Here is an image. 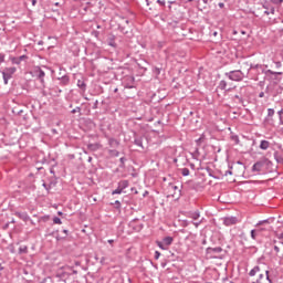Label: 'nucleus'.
Here are the masks:
<instances>
[{"mask_svg": "<svg viewBox=\"0 0 283 283\" xmlns=\"http://www.w3.org/2000/svg\"><path fill=\"white\" fill-rule=\"evenodd\" d=\"M22 61H28V55H21L19 57L11 59V63H13V65H21Z\"/></svg>", "mask_w": 283, "mask_h": 283, "instance_id": "423d86ee", "label": "nucleus"}, {"mask_svg": "<svg viewBox=\"0 0 283 283\" xmlns=\"http://www.w3.org/2000/svg\"><path fill=\"white\" fill-rule=\"evenodd\" d=\"M88 163H92V157H88Z\"/></svg>", "mask_w": 283, "mask_h": 283, "instance_id": "774afa93", "label": "nucleus"}, {"mask_svg": "<svg viewBox=\"0 0 283 283\" xmlns=\"http://www.w3.org/2000/svg\"><path fill=\"white\" fill-rule=\"evenodd\" d=\"M33 76L34 78H38V81H40V83L42 85H45V72L43 70H41V67H36L34 71H33Z\"/></svg>", "mask_w": 283, "mask_h": 283, "instance_id": "20e7f679", "label": "nucleus"}, {"mask_svg": "<svg viewBox=\"0 0 283 283\" xmlns=\"http://www.w3.org/2000/svg\"><path fill=\"white\" fill-rule=\"evenodd\" d=\"M78 273V271L76 270H73V274L76 275Z\"/></svg>", "mask_w": 283, "mask_h": 283, "instance_id": "338daca9", "label": "nucleus"}, {"mask_svg": "<svg viewBox=\"0 0 283 283\" xmlns=\"http://www.w3.org/2000/svg\"><path fill=\"white\" fill-rule=\"evenodd\" d=\"M262 167H264V161H256L252 166V171H262Z\"/></svg>", "mask_w": 283, "mask_h": 283, "instance_id": "6e6552de", "label": "nucleus"}, {"mask_svg": "<svg viewBox=\"0 0 283 283\" xmlns=\"http://www.w3.org/2000/svg\"><path fill=\"white\" fill-rule=\"evenodd\" d=\"M226 76L230 81H235V82L244 81V73L240 70L230 71V72L226 73Z\"/></svg>", "mask_w": 283, "mask_h": 283, "instance_id": "f257e3e1", "label": "nucleus"}, {"mask_svg": "<svg viewBox=\"0 0 283 283\" xmlns=\"http://www.w3.org/2000/svg\"><path fill=\"white\" fill-rule=\"evenodd\" d=\"M161 70L163 69H160V67H155L154 73L158 76L160 74Z\"/></svg>", "mask_w": 283, "mask_h": 283, "instance_id": "4c0bfd02", "label": "nucleus"}, {"mask_svg": "<svg viewBox=\"0 0 283 283\" xmlns=\"http://www.w3.org/2000/svg\"><path fill=\"white\" fill-rule=\"evenodd\" d=\"M23 253H24V254L28 253V248H27V245H23V247H20V248H19V254H20V255H23Z\"/></svg>", "mask_w": 283, "mask_h": 283, "instance_id": "393cba45", "label": "nucleus"}, {"mask_svg": "<svg viewBox=\"0 0 283 283\" xmlns=\"http://www.w3.org/2000/svg\"><path fill=\"white\" fill-rule=\"evenodd\" d=\"M219 8H224V2H219Z\"/></svg>", "mask_w": 283, "mask_h": 283, "instance_id": "4d7b16f0", "label": "nucleus"}, {"mask_svg": "<svg viewBox=\"0 0 283 283\" xmlns=\"http://www.w3.org/2000/svg\"><path fill=\"white\" fill-rule=\"evenodd\" d=\"M266 280L270 283H273V280H271V276H269V270L265 271Z\"/></svg>", "mask_w": 283, "mask_h": 283, "instance_id": "58836bf2", "label": "nucleus"}, {"mask_svg": "<svg viewBox=\"0 0 283 283\" xmlns=\"http://www.w3.org/2000/svg\"><path fill=\"white\" fill-rule=\"evenodd\" d=\"M276 67H282V62H275Z\"/></svg>", "mask_w": 283, "mask_h": 283, "instance_id": "603ef678", "label": "nucleus"}, {"mask_svg": "<svg viewBox=\"0 0 283 283\" xmlns=\"http://www.w3.org/2000/svg\"><path fill=\"white\" fill-rule=\"evenodd\" d=\"M1 63H6V54L0 53V65Z\"/></svg>", "mask_w": 283, "mask_h": 283, "instance_id": "72a5a7b5", "label": "nucleus"}, {"mask_svg": "<svg viewBox=\"0 0 283 283\" xmlns=\"http://www.w3.org/2000/svg\"><path fill=\"white\" fill-rule=\"evenodd\" d=\"M259 98H264V92H261V93L259 94Z\"/></svg>", "mask_w": 283, "mask_h": 283, "instance_id": "5fc2aeb1", "label": "nucleus"}, {"mask_svg": "<svg viewBox=\"0 0 283 283\" xmlns=\"http://www.w3.org/2000/svg\"><path fill=\"white\" fill-rule=\"evenodd\" d=\"M42 187H44V189H46V191H50V186H48V184H43Z\"/></svg>", "mask_w": 283, "mask_h": 283, "instance_id": "de8ad7c7", "label": "nucleus"}, {"mask_svg": "<svg viewBox=\"0 0 283 283\" xmlns=\"http://www.w3.org/2000/svg\"><path fill=\"white\" fill-rule=\"evenodd\" d=\"M134 83H136V78L133 75H127L123 80V84L126 90H134V87H136Z\"/></svg>", "mask_w": 283, "mask_h": 283, "instance_id": "7ed1b4c3", "label": "nucleus"}, {"mask_svg": "<svg viewBox=\"0 0 283 283\" xmlns=\"http://www.w3.org/2000/svg\"><path fill=\"white\" fill-rule=\"evenodd\" d=\"M270 1L275 6H281V3H283V0H270Z\"/></svg>", "mask_w": 283, "mask_h": 283, "instance_id": "c9c22d12", "label": "nucleus"}, {"mask_svg": "<svg viewBox=\"0 0 283 283\" xmlns=\"http://www.w3.org/2000/svg\"><path fill=\"white\" fill-rule=\"evenodd\" d=\"M231 140H233L237 145L238 143H240V138L238 137V135H232Z\"/></svg>", "mask_w": 283, "mask_h": 283, "instance_id": "c85d7f7f", "label": "nucleus"}, {"mask_svg": "<svg viewBox=\"0 0 283 283\" xmlns=\"http://www.w3.org/2000/svg\"><path fill=\"white\" fill-rule=\"evenodd\" d=\"M157 3H159V6H165V0H157Z\"/></svg>", "mask_w": 283, "mask_h": 283, "instance_id": "09e8293b", "label": "nucleus"}, {"mask_svg": "<svg viewBox=\"0 0 283 283\" xmlns=\"http://www.w3.org/2000/svg\"><path fill=\"white\" fill-rule=\"evenodd\" d=\"M234 98L239 101L241 105L244 103V98L240 97V95H234Z\"/></svg>", "mask_w": 283, "mask_h": 283, "instance_id": "2f4dec72", "label": "nucleus"}, {"mask_svg": "<svg viewBox=\"0 0 283 283\" xmlns=\"http://www.w3.org/2000/svg\"><path fill=\"white\" fill-rule=\"evenodd\" d=\"M282 113H283V109L279 111L277 114L279 116L282 118Z\"/></svg>", "mask_w": 283, "mask_h": 283, "instance_id": "bf43d9fd", "label": "nucleus"}, {"mask_svg": "<svg viewBox=\"0 0 283 283\" xmlns=\"http://www.w3.org/2000/svg\"><path fill=\"white\" fill-rule=\"evenodd\" d=\"M81 112V107H75L73 111H71V114H76Z\"/></svg>", "mask_w": 283, "mask_h": 283, "instance_id": "a19ab883", "label": "nucleus"}, {"mask_svg": "<svg viewBox=\"0 0 283 283\" xmlns=\"http://www.w3.org/2000/svg\"><path fill=\"white\" fill-rule=\"evenodd\" d=\"M108 145H109V147H112L113 149H116V147H119L120 142H118L116 138H109V139H108Z\"/></svg>", "mask_w": 283, "mask_h": 283, "instance_id": "1a4fd4ad", "label": "nucleus"}, {"mask_svg": "<svg viewBox=\"0 0 283 283\" xmlns=\"http://www.w3.org/2000/svg\"><path fill=\"white\" fill-rule=\"evenodd\" d=\"M123 192H124V190H122V188H119V186H117V189L113 190L112 196L120 195Z\"/></svg>", "mask_w": 283, "mask_h": 283, "instance_id": "a878e982", "label": "nucleus"}, {"mask_svg": "<svg viewBox=\"0 0 283 283\" xmlns=\"http://www.w3.org/2000/svg\"><path fill=\"white\" fill-rule=\"evenodd\" d=\"M193 224L196 228L200 227V222H193Z\"/></svg>", "mask_w": 283, "mask_h": 283, "instance_id": "13d9d810", "label": "nucleus"}, {"mask_svg": "<svg viewBox=\"0 0 283 283\" xmlns=\"http://www.w3.org/2000/svg\"><path fill=\"white\" fill-rule=\"evenodd\" d=\"M115 205H116V209H120V201L116 200Z\"/></svg>", "mask_w": 283, "mask_h": 283, "instance_id": "49530a36", "label": "nucleus"}, {"mask_svg": "<svg viewBox=\"0 0 283 283\" xmlns=\"http://www.w3.org/2000/svg\"><path fill=\"white\" fill-rule=\"evenodd\" d=\"M169 189H171L172 191H177L178 190V186H174L172 184L169 185Z\"/></svg>", "mask_w": 283, "mask_h": 283, "instance_id": "ea45409f", "label": "nucleus"}, {"mask_svg": "<svg viewBox=\"0 0 283 283\" xmlns=\"http://www.w3.org/2000/svg\"><path fill=\"white\" fill-rule=\"evenodd\" d=\"M221 220L224 227H233L234 224H238V222H240L238 217H223L221 218Z\"/></svg>", "mask_w": 283, "mask_h": 283, "instance_id": "39448f33", "label": "nucleus"}, {"mask_svg": "<svg viewBox=\"0 0 283 283\" xmlns=\"http://www.w3.org/2000/svg\"><path fill=\"white\" fill-rule=\"evenodd\" d=\"M160 258V252L159 251H156L155 252V260H158Z\"/></svg>", "mask_w": 283, "mask_h": 283, "instance_id": "37998d69", "label": "nucleus"}, {"mask_svg": "<svg viewBox=\"0 0 283 283\" xmlns=\"http://www.w3.org/2000/svg\"><path fill=\"white\" fill-rule=\"evenodd\" d=\"M209 1L211 0H202V3H205V6H209Z\"/></svg>", "mask_w": 283, "mask_h": 283, "instance_id": "864d4df0", "label": "nucleus"}, {"mask_svg": "<svg viewBox=\"0 0 283 283\" xmlns=\"http://www.w3.org/2000/svg\"><path fill=\"white\" fill-rule=\"evenodd\" d=\"M3 269H4L3 265L0 263V271H3Z\"/></svg>", "mask_w": 283, "mask_h": 283, "instance_id": "69168bd1", "label": "nucleus"}, {"mask_svg": "<svg viewBox=\"0 0 283 283\" xmlns=\"http://www.w3.org/2000/svg\"><path fill=\"white\" fill-rule=\"evenodd\" d=\"M271 147V143L269 140H261L260 149H263V151H266Z\"/></svg>", "mask_w": 283, "mask_h": 283, "instance_id": "9b49d317", "label": "nucleus"}, {"mask_svg": "<svg viewBox=\"0 0 283 283\" xmlns=\"http://www.w3.org/2000/svg\"><path fill=\"white\" fill-rule=\"evenodd\" d=\"M105 262V256H103L102 259H101V264H103Z\"/></svg>", "mask_w": 283, "mask_h": 283, "instance_id": "0e129e2a", "label": "nucleus"}, {"mask_svg": "<svg viewBox=\"0 0 283 283\" xmlns=\"http://www.w3.org/2000/svg\"><path fill=\"white\" fill-rule=\"evenodd\" d=\"M274 251H275V253H277L280 251V247L274 245Z\"/></svg>", "mask_w": 283, "mask_h": 283, "instance_id": "3c124183", "label": "nucleus"}, {"mask_svg": "<svg viewBox=\"0 0 283 283\" xmlns=\"http://www.w3.org/2000/svg\"><path fill=\"white\" fill-rule=\"evenodd\" d=\"M103 145L98 143L87 145V149H90V151H98V149H101Z\"/></svg>", "mask_w": 283, "mask_h": 283, "instance_id": "0eeeda50", "label": "nucleus"}, {"mask_svg": "<svg viewBox=\"0 0 283 283\" xmlns=\"http://www.w3.org/2000/svg\"><path fill=\"white\" fill-rule=\"evenodd\" d=\"M188 218H191L192 220H198L200 218V211H189L188 212Z\"/></svg>", "mask_w": 283, "mask_h": 283, "instance_id": "9d476101", "label": "nucleus"}, {"mask_svg": "<svg viewBox=\"0 0 283 283\" xmlns=\"http://www.w3.org/2000/svg\"><path fill=\"white\" fill-rule=\"evenodd\" d=\"M63 233H64V235L62 238H67L69 231L67 230H63Z\"/></svg>", "mask_w": 283, "mask_h": 283, "instance_id": "8fccbe9b", "label": "nucleus"}, {"mask_svg": "<svg viewBox=\"0 0 283 283\" xmlns=\"http://www.w3.org/2000/svg\"><path fill=\"white\" fill-rule=\"evenodd\" d=\"M61 85H67L70 83V76L64 75L60 78Z\"/></svg>", "mask_w": 283, "mask_h": 283, "instance_id": "aec40b11", "label": "nucleus"}, {"mask_svg": "<svg viewBox=\"0 0 283 283\" xmlns=\"http://www.w3.org/2000/svg\"><path fill=\"white\" fill-rule=\"evenodd\" d=\"M108 244H114V240H113V239H109V240H108Z\"/></svg>", "mask_w": 283, "mask_h": 283, "instance_id": "052dcab7", "label": "nucleus"}, {"mask_svg": "<svg viewBox=\"0 0 283 283\" xmlns=\"http://www.w3.org/2000/svg\"><path fill=\"white\" fill-rule=\"evenodd\" d=\"M157 247H159V249H163V251H167V245H165V242L157 241Z\"/></svg>", "mask_w": 283, "mask_h": 283, "instance_id": "bb28decb", "label": "nucleus"}, {"mask_svg": "<svg viewBox=\"0 0 283 283\" xmlns=\"http://www.w3.org/2000/svg\"><path fill=\"white\" fill-rule=\"evenodd\" d=\"M118 187L122 191H125V189H127V187H129V181L128 180H120L118 182Z\"/></svg>", "mask_w": 283, "mask_h": 283, "instance_id": "f8f14e48", "label": "nucleus"}, {"mask_svg": "<svg viewBox=\"0 0 283 283\" xmlns=\"http://www.w3.org/2000/svg\"><path fill=\"white\" fill-rule=\"evenodd\" d=\"M256 67H260V65L259 64H256V65L251 64L250 65V70H256Z\"/></svg>", "mask_w": 283, "mask_h": 283, "instance_id": "a18cd8bd", "label": "nucleus"}, {"mask_svg": "<svg viewBox=\"0 0 283 283\" xmlns=\"http://www.w3.org/2000/svg\"><path fill=\"white\" fill-rule=\"evenodd\" d=\"M258 273H260V266H254L250 272H249V275L250 277H253L255 275H258Z\"/></svg>", "mask_w": 283, "mask_h": 283, "instance_id": "6ab92c4d", "label": "nucleus"}, {"mask_svg": "<svg viewBox=\"0 0 283 283\" xmlns=\"http://www.w3.org/2000/svg\"><path fill=\"white\" fill-rule=\"evenodd\" d=\"M269 74H272L274 76H282V72H273L271 70H268Z\"/></svg>", "mask_w": 283, "mask_h": 283, "instance_id": "c756f323", "label": "nucleus"}, {"mask_svg": "<svg viewBox=\"0 0 283 283\" xmlns=\"http://www.w3.org/2000/svg\"><path fill=\"white\" fill-rule=\"evenodd\" d=\"M207 253H222V248L221 247L208 248Z\"/></svg>", "mask_w": 283, "mask_h": 283, "instance_id": "f3484780", "label": "nucleus"}, {"mask_svg": "<svg viewBox=\"0 0 283 283\" xmlns=\"http://www.w3.org/2000/svg\"><path fill=\"white\" fill-rule=\"evenodd\" d=\"M264 279V274H259V279L252 283H262V280Z\"/></svg>", "mask_w": 283, "mask_h": 283, "instance_id": "7c9ffc66", "label": "nucleus"}, {"mask_svg": "<svg viewBox=\"0 0 283 283\" xmlns=\"http://www.w3.org/2000/svg\"><path fill=\"white\" fill-rule=\"evenodd\" d=\"M107 43H108V45H111V48H116V36H114V35H111V36H108V39H107Z\"/></svg>", "mask_w": 283, "mask_h": 283, "instance_id": "2eb2a0df", "label": "nucleus"}, {"mask_svg": "<svg viewBox=\"0 0 283 283\" xmlns=\"http://www.w3.org/2000/svg\"><path fill=\"white\" fill-rule=\"evenodd\" d=\"M165 247H171L172 242H174V238L171 237H165L163 240Z\"/></svg>", "mask_w": 283, "mask_h": 283, "instance_id": "a211bd4d", "label": "nucleus"}, {"mask_svg": "<svg viewBox=\"0 0 283 283\" xmlns=\"http://www.w3.org/2000/svg\"><path fill=\"white\" fill-rule=\"evenodd\" d=\"M119 30L123 34H129V31L125 27H119Z\"/></svg>", "mask_w": 283, "mask_h": 283, "instance_id": "f704fd0d", "label": "nucleus"}, {"mask_svg": "<svg viewBox=\"0 0 283 283\" xmlns=\"http://www.w3.org/2000/svg\"><path fill=\"white\" fill-rule=\"evenodd\" d=\"M263 8L265 9V11H264V14H275V7H270L269 8V6H263Z\"/></svg>", "mask_w": 283, "mask_h": 283, "instance_id": "4468645a", "label": "nucleus"}, {"mask_svg": "<svg viewBox=\"0 0 283 283\" xmlns=\"http://www.w3.org/2000/svg\"><path fill=\"white\" fill-rule=\"evenodd\" d=\"M261 233H262V230H260V229L251 230V238H252V240H258V237Z\"/></svg>", "mask_w": 283, "mask_h": 283, "instance_id": "dca6fc26", "label": "nucleus"}, {"mask_svg": "<svg viewBox=\"0 0 283 283\" xmlns=\"http://www.w3.org/2000/svg\"><path fill=\"white\" fill-rule=\"evenodd\" d=\"M134 145H136L137 147H140V149H145V147L143 146V137L135 136Z\"/></svg>", "mask_w": 283, "mask_h": 283, "instance_id": "ddd939ff", "label": "nucleus"}, {"mask_svg": "<svg viewBox=\"0 0 283 283\" xmlns=\"http://www.w3.org/2000/svg\"><path fill=\"white\" fill-rule=\"evenodd\" d=\"M275 114V109L269 108L268 109V116H273Z\"/></svg>", "mask_w": 283, "mask_h": 283, "instance_id": "e433bc0d", "label": "nucleus"}, {"mask_svg": "<svg viewBox=\"0 0 283 283\" xmlns=\"http://www.w3.org/2000/svg\"><path fill=\"white\" fill-rule=\"evenodd\" d=\"M190 171H189V168H182L181 169V175L182 176H189Z\"/></svg>", "mask_w": 283, "mask_h": 283, "instance_id": "cd10ccee", "label": "nucleus"}, {"mask_svg": "<svg viewBox=\"0 0 283 283\" xmlns=\"http://www.w3.org/2000/svg\"><path fill=\"white\" fill-rule=\"evenodd\" d=\"M53 222H54V224H61L62 223L61 218H59V217H54Z\"/></svg>", "mask_w": 283, "mask_h": 283, "instance_id": "473e14b6", "label": "nucleus"}, {"mask_svg": "<svg viewBox=\"0 0 283 283\" xmlns=\"http://www.w3.org/2000/svg\"><path fill=\"white\" fill-rule=\"evenodd\" d=\"M264 222H266V220L260 221V222L258 223V227H260V224H264Z\"/></svg>", "mask_w": 283, "mask_h": 283, "instance_id": "680f3d73", "label": "nucleus"}, {"mask_svg": "<svg viewBox=\"0 0 283 283\" xmlns=\"http://www.w3.org/2000/svg\"><path fill=\"white\" fill-rule=\"evenodd\" d=\"M32 6H36V0L31 1Z\"/></svg>", "mask_w": 283, "mask_h": 283, "instance_id": "e2e57ef3", "label": "nucleus"}, {"mask_svg": "<svg viewBox=\"0 0 283 283\" xmlns=\"http://www.w3.org/2000/svg\"><path fill=\"white\" fill-rule=\"evenodd\" d=\"M93 109H98V99L95 101V103L93 105Z\"/></svg>", "mask_w": 283, "mask_h": 283, "instance_id": "79ce46f5", "label": "nucleus"}, {"mask_svg": "<svg viewBox=\"0 0 283 283\" xmlns=\"http://www.w3.org/2000/svg\"><path fill=\"white\" fill-rule=\"evenodd\" d=\"M77 87H80V90H83V92H85L87 84H85V81L78 80Z\"/></svg>", "mask_w": 283, "mask_h": 283, "instance_id": "412c9836", "label": "nucleus"}, {"mask_svg": "<svg viewBox=\"0 0 283 283\" xmlns=\"http://www.w3.org/2000/svg\"><path fill=\"white\" fill-rule=\"evenodd\" d=\"M17 72V67H6L4 71H2V78L4 82V85H8V81L12 78V75Z\"/></svg>", "mask_w": 283, "mask_h": 283, "instance_id": "f03ea898", "label": "nucleus"}, {"mask_svg": "<svg viewBox=\"0 0 283 283\" xmlns=\"http://www.w3.org/2000/svg\"><path fill=\"white\" fill-rule=\"evenodd\" d=\"M119 160H120L122 165H125V160H126L125 157H122Z\"/></svg>", "mask_w": 283, "mask_h": 283, "instance_id": "6e6d98bb", "label": "nucleus"}, {"mask_svg": "<svg viewBox=\"0 0 283 283\" xmlns=\"http://www.w3.org/2000/svg\"><path fill=\"white\" fill-rule=\"evenodd\" d=\"M233 175V171H231V170H227L226 172H224V176H232Z\"/></svg>", "mask_w": 283, "mask_h": 283, "instance_id": "c03bdc74", "label": "nucleus"}, {"mask_svg": "<svg viewBox=\"0 0 283 283\" xmlns=\"http://www.w3.org/2000/svg\"><path fill=\"white\" fill-rule=\"evenodd\" d=\"M108 154H109V156H113L115 158H118V156H120V153L116 149L108 150Z\"/></svg>", "mask_w": 283, "mask_h": 283, "instance_id": "4be33fe9", "label": "nucleus"}, {"mask_svg": "<svg viewBox=\"0 0 283 283\" xmlns=\"http://www.w3.org/2000/svg\"><path fill=\"white\" fill-rule=\"evenodd\" d=\"M15 216L18 218H21V220H28V213H21V212H15Z\"/></svg>", "mask_w": 283, "mask_h": 283, "instance_id": "b1692460", "label": "nucleus"}, {"mask_svg": "<svg viewBox=\"0 0 283 283\" xmlns=\"http://www.w3.org/2000/svg\"><path fill=\"white\" fill-rule=\"evenodd\" d=\"M218 87H219V90H222V91L227 90V81H224V80L220 81Z\"/></svg>", "mask_w": 283, "mask_h": 283, "instance_id": "5701e85b", "label": "nucleus"}]
</instances>
